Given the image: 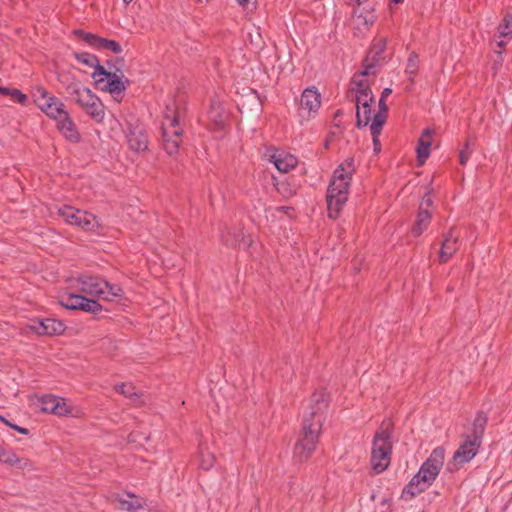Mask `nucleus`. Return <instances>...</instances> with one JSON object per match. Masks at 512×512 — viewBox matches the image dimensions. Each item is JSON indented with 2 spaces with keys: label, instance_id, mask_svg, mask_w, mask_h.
<instances>
[{
  "label": "nucleus",
  "instance_id": "obj_1",
  "mask_svg": "<svg viewBox=\"0 0 512 512\" xmlns=\"http://www.w3.org/2000/svg\"><path fill=\"white\" fill-rule=\"evenodd\" d=\"M327 402L323 394H314L303 413V436L295 444L294 459L298 462L307 460L316 448L324 421Z\"/></svg>",
  "mask_w": 512,
  "mask_h": 512
},
{
  "label": "nucleus",
  "instance_id": "obj_2",
  "mask_svg": "<svg viewBox=\"0 0 512 512\" xmlns=\"http://www.w3.org/2000/svg\"><path fill=\"white\" fill-rule=\"evenodd\" d=\"M354 172V160H345L334 171L327 189V207L330 218H335L348 199L350 180Z\"/></svg>",
  "mask_w": 512,
  "mask_h": 512
},
{
  "label": "nucleus",
  "instance_id": "obj_3",
  "mask_svg": "<svg viewBox=\"0 0 512 512\" xmlns=\"http://www.w3.org/2000/svg\"><path fill=\"white\" fill-rule=\"evenodd\" d=\"M71 288L85 295L106 301H114L123 297V289L117 284H110L106 280L90 274H81L70 280Z\"/></svg>",
  "mask_w": 512,
  "mask_h": 512
},
{
  "label": "nucleus",
  "instance_id": "obj_4",
  "mask_svg": "<svg viewBox=\"0 0 512 512\" xmlns=\"http://www.w3.org/2000/svg\"><path fill=\"white\" fill-rule=\"evenodd\" d=\"M391 423L383 422L372 441L371 468L375 474L385 471L391 461Z\"/></svg>",
  "mask_w": 512,
  "mask_h": 512
},
{
  "label": "nucleus",
  "instance_id": "obj_5",
  "mask_svg": "<svg viewBox=\"0 0 512 512\" xmlns=\"http://www.w3.org/2000/svg\"><path fill=\"white\" fill-rule=\"evenodd\" d=\"M67 93L91 118L102 122L105 117L104 105L101 100L79 81H71L65 86Z\"/></svg>",
  "mask_w": 512,
  "mask_h": 512
},
{
  "label": "nucleus",
  "instance_id": "obj_6",
  "mask_svg": "<svg viewBox=\"0 0 512 512\" xmlns=\"http://www.w3.org/2000/svg\"><path fill=\"white\" fill-rule=\"evenodd\" d=\"M161 128L164 150L170 156L176 155L182 141V129L179 127V116L174 104L166 106Z\"/></svg>",
  "mask_w": 512,
  "mask_h": 512
},
{
  "label": "nucleus",
  "instance_id": "obj_7",
  "mask_svg": "<svg viewBox=\"0 0 512 512\" xmlns=\"http://www.w3.org/2000/svg\"><path fill=\"white\" fill-rule=\"evenodd\" d=\"M445 450L443 447H436L421 465L418 473L410 481V486H417L418 492L428 488L437 478L443 467Z\"/></svg>",
  "mask_w": 512,
  "mask_h": 512
},
{
  "label": "nucleus",
  "instance_id": "obj_8",
  "mask_svg": "<svg viewBox=\"0 0 512 512\" xmlns=\"http://www.w3.org/2000/svg\"><path fill=\"white\" fill-rule=\"evenodd\" d=\"M58 215L67 224L76 226L84 231L93 232L101 226L99 219L94 214L72 206L59 208Z\"/></svg>",
  "mask_w": 512,
  "mask_h": 512
},
{
  "label": "nucleus",
  "instance_id": "obj_9",
  "mask_svg": "<svg viewBox=\"0 0 512 512\" xmlns=\"http://www.w3.org/2000/svg\"><path fill=\"white\" fill-rule=\"evenodd\" d=\"M32 95L37 107L51 119L61 116L67 110L61 99L41 85L34 87Z\"/></svg>",
  "mask_w": 512,
  "mask_h": 512
},
{
  "label": "nucleus",
  "instance_id": "obj_10",
  "mask_svg": "<svg viewBox=\"0 0 512 512\" xmlns=\"http://www.w3.org/2000/svg\"><path fill=\"white\" fill-rule=\"evenodd\" d=\"M32 405L44 413H51L56 416H75L74 409L68 405L64 398L55 395L34 396L31 398Z\"/></svg>",
  "mask_w": 512,
  "mask_h": 512
},
{
  "label": "nucleus",
  "instance_id": "obj_11",
  "mask_svg": "<svg viewBox=\"0 0 512 512\" xmlns=\"http://www.w3.org/2000/svg\"><path fill=\"white\" fill-rule=\"evenodd\" d=\"M481 443L480 440L464 435L463 442L453 454L452 462L448 464L449 470L452 471L458 466L470 462L478 453Z\"/></svg>",
  "mask_w": 512,
  "mask_h": 512
},
{
  "label": "nucleus",
  "instance_id": "obj_12",
  "mask_svg": "<svg viewBox=\"0 0 512 512\" xmlns=\"http://www.w3.org/2000/svg\"><path fill=\"white\" fill-rule=\"evenodd\" d=\"M60 303L67 309H79L85 312L98 313L102 311V306L94 299H89L78 293H66L61 296Z\"/></svg>",
  "mask_w": 512,
  "mask_h": 512
},
{
  "label": "nucleus",
  "instance_id": "obj_13",
  "mask_svg": "<svg viewBox=\"0 0 512 512\" xmlns=\"http://www.w3.org/2000/svg\"><path fill=\"white\" fill-rule=\"evenodd\" d=\"M321 105V95L314 88H306L300 99L299 116L302 120L313 118Z\"/></svg>",
  "mask_w": 512,
  "mask_h": 512
},
{
  "label": "nucleus",
  "instance_id": "obj_14",
  "mask_svg": "<svg viewBox=\"0 0 512 512\" xmlns=\"http://www.w3.org/2000/svg\"><path fill=\"white\" fill-rule=\"evenodd\" d=\"M29 328L38 335H60L65 330V325L62 321L54 318L35 319L32 320Z\"/></svg>",
  "mask_w": 512,
  "mask_h": 512
},
{
  "label": "nucleus",
  "instance_id": "obj_15",
  "mask_svg": "<svg viewBox=\"0 0 512 512\" xmlns=\"http://www.w3.org/2000/svg\"><path fill=\"white\" fill-rule=\"evenodd\" d=\"M126 138L129 148L133 151L142 152L148 148V139L145 130L138 124L128 123Z\"/></svg>",
  "mask_w": 512,
  "mask_h": 512
},
{
  "label": "nucleus",
  "instance_id": "obj_16",
  "mask_svg": "<svg viewBox=\"0 0 512 512\" xmlns=\"http://www.w3.org/2000/svg\"><path fill=\"white\" fill-rule=\"evenodd\" d=\"M53 120L56 122L57 129L65 139L73 143L79 141V132L67 110L63 112L61 116H57V118H54Z\"/></svg>",
  "mask_w": 512,
  "mask_h": 512
},
{
  "label": "nucleus",
  "instance_id": "obj_17",
  "mask_svg": "<svg viewBox=\"0 0 512 512\" xmlns=\"http://www.w3.org/2000/svg\"><path fill=\"white\" fill-rule=\"evenodd\" d=\"M269 161L273 163L275 168L282 173H287L295 168L298 161L297 158L284 151H275L269 155Z\"/></svg>",
  "mask_w": 512,
  "mask_h": 512
},
{
  "label": "nucleus",
  "instance_id": "obj_18",
  "mask_svg": "<svg viewBox=\"0 0 512 512\" xmlns=\"http://www.w3.org/2000/svg\"><path fill=\"white\" fill-rule=\"evenodd\" d=\"M208 118L216 129H221L224 127L227 119V113L222 107V103L218 98H213L211 100L208 110Z\"/></svg>",
  "mask_w": 512,
  "mask_h": 512
},
{
  "label": "nucleus",
  "instance_id": "obj_19",
  "mask_svg": "<svg viewBox=\"0 0 512 512\" xmlns=\"http://www.w3.org/2000/svg\"><path fill=\"white\" fill-rule=\"evenodd\" d=\"M0 463L15 467L18 469H26L30 466L28 459L19 457L12 449L4 448L0 445Z\"/></svg>",
  "mask_w": 512,
  "mask_h": 512
},
{
  "label": "nucleus",
  "instance_id": "obj_20",
  "mask_svg": "<svg viewBox=\"0 0 512 512\" xmlns=\"http://www.w3.org/2000/svg\"><path fill=\"white\" fill-rule=\"evenodd\" d=\"M119 508L128 512H146L147 508L143 499L127 493L118 498Z\"/></svg>",
  "mask_w": 512,
  "mask_h": 512
},
{
  "label": "nucleus",
  "instance_id": "obj_21",
  "mask_svg": "<svg viewBox=\"0 0 512 512\" xmlns=\"http://www.w3.org/2000/svg\"><path fill=\"white\" fill-rule=\"evenodd\" d=\"M512 37V15L506 14L497 28L495 41L499 48H504L507 41Z\"/></svg>",
  "mask_w": 512,
  "mask_h": 512
},
{
  "label": "nucleus",
  "instance_id": "obj_22",
  "mask_svg": "<svg viewBox=\"0 0 512 512\" xmlns=\"http://www.w3.org/2000/svg\"><path fill=\"white\" fill-rule=\"evenodd\" d=\"M75 58L79 63L87 67L94 68V72L91 75L94 79L99 77L100 74H106L105 68L100 65L99 60L95 55L88 52H80L75 53Z\"/></svg>",
  "mask_w": 512,
  "mask_h": 512
},
{
  "label": "nucleus",
  "instance_id": "obj_23",
  "mask_svg": "<svg viewBox=\"0 0 512 512\" xmlns=\"http://www.w3.org/2000/svg\"><path fill=\"white\" fill-rule=\"evenodd\" d=\"M376 73V69L374 68V64H364V68L359 73L355 74L352 78V84L354 85L355 92L368 90L370 89L367 76L374 75Z\"/></svg>",
  "mask_w": 512,
  "mask_h": 512
},
{
  "label": "nucleus",
  "instance_id": "obj_24",
  "mask_svg": "<svg viewBox=\"0 0 512 512\" xmlns=\"http://www.w3.org/2000/svg\"><path fill=\"white\" fill-rule=\"evenodd\" d=\"M100 76L107 78L106 85L103 89L112 94L115 98L125 91L126 85L116 73L106 71V74H100Z\"/></svg>",
  "mask_w": 512,
  "mask_h": 512
},
{
  "label": "nucleus",
  "instance_id": "obj_25",
  "mask_svg": "<svg viewBox=\"0 0 512 512\" xmlns=\"http://www.w3.org/2000/svg\"><path fill=\"white\" fill-rule=\"evenodd\" d=\"M457 241L458 236H455L452 231L445 236L439 251V259L441 262L448 261L454 255L457 250Z\"/></svg>",
  "mask_w": 512,
  "mask_h": 512
},
{
  "label": "nucleus",
  "instance_id": "obj_26",
  "mask_svg": "<svg viewBox=\"0 0 512 512\" xmlns=\"http://www.w3.org/2000/svg\"><path fill=\"white\" fill-rule=\"evenodd\" d=\"M432 140V132L430 129H425L419 138L418 146L416 148L417 158L419 164L422 165L430 154Z\"/></svg>",
  "mask_w": 512,
  "mask_h": 512
},
{
  "label": "nucleus",
  "instance_id": "obj_27",
  "mask_svg": "<svg viewBox=\"0 0 512 512\" xmlns=\"http://www.w3.org/2000/svg\"><path fill=\"white\" fill-rule=\"evenodd\" d=\"M387 41L382 38L374 43L372 49L370 50L368 57L366 58V64H374V68L376 69L377 64L382 60V54L385 51Z\"/></svg>",
  "mask_w": 512,
  "mask_h": 512
},
{
  "label": "nucleus",
  "instance_id": "obj_28",
  "mask_svg": "<svg viewBox=\"0 0 512 512\" xmlns=\"http://www.w3.org/2000/svg\"><path fill=\"white\" fill-rule=\"evenodd\" d=\"M431 220V215L427 210L420 209L415 224L412 228V233L414 236H419L429 225Z\"/></svg>",
  "mask_w": 512,
  "mask_h": 512
},
{
  "label": "nucleus",
  "instance_id": "obj_29",
  "mask_svg": "<svg viewBox=\"0 0 512 512\" xmlns=\"http://www.w3.org/2000/svg\"><path fill=\"white\" fill-rule=\"evenodd\" d=\"M486 422V416L479 412L474 419L472 431L467 435L482 442Z\"/></svg>",
  "mask_w": 512,
  "mask_h": 512
},
{
  "label": "nucleus",
  "instance_id": "obj_30",
  "mask_svg": "<svg viewBox=\"0 0 512 512\" xmlns=\"http://www.w3.org/2000/svg\"><path fill=\"white\" fill-rule=\"evenodd\" d=\"M382 127H383V117L382 116L378 117L375 121H372V123L370 125V131H371V135H372L373 147H374L375 153H379L381 150V143H380L379 137L382 132Z\"/></svg>",
  "mask_w": 512,
  "mask_h": 512
},
{
  "label": "nucleus",
  "instance_id": "obj_31",
  "mask_svg": "<svg viewBox=\"0 0 512 512\" xmlns=\"http://www.w3.org/2000/svg\"><path fill=\"white\" fill-rule=\"evenodd\" d=\"M116 392L124 395L127 398H130L133 403L139 404L141 403L139 399L141 395L135 391V387L131 383H121L115 386Z\"/></svg>",
  "mask_w": 512,
  "mask_h": 512
},
{
  "label": "nucleus",
  "instance_id": "obj_32",
  "mask_svg": "<svg viewBox=\"0 0 512 512\" xmlns=\"http://www.w3.org/2000/svg\"><path fill=\"white\" fill-rule=\"evenodd\" d=\"M356 120L357 126L365 127L369 123H372L373 118L371 117V106H357L356 107Z\"/></svg>",
  "mask_w": 512,
  "mask_h": 512
},
{
  "label": "nucleus",
  "instance_id": "obj_33",
  "mask_svg": "<svg viewBox=\"0 0 512 512\" xmlns=\"http://www.w3.org/2000/svg\"><path fill=\"white\" fill-rule=\"evenodd\" d=\"M374 97L371 89L356 92L355 101L357 106H370Z\"/></svg>",
  "mask_w": 512,
  "mask_h": 512
},
{
  "label": "nucleus",
  "instance_id": "obj_34",
  "mask_svg": "<svg viewBox=\"0 0 512 512\" xmlns=\"http://www.w3.org/2000/svg\"><path fill=\"white\" fill-rule=\"evenodd\" d=\"M98 49L110 50L115 54H119L122 52L121 45L118 42L105 38H101Z\"/></svg>",
  "mask_w": 512,
  "mask_h": 512
},
{
  "label": "nucleus",
  "instance_id": "obj_35",
  "mask_svg": "<svg viewBox=\"0 0 512 512\" xmlns=\"http://www.w3.org/2000/svg\"><path fill=\"white\" fill-rule=\"evenodd\" d=\"M214 463V456L209 452L201 451L200 454V466L204 470H209Z\"/></svg>",
  "mask_w": 512,
  "mask_h": 512
},
{
  "label": "nucleus",
  "instance_id": "obj_36",
  "mask_svg": "<svg viewBox=\"0 0 512 512\" xmlns=\"http://www.w3.org/2000/svg\"><path fill=\"white\" fill-rule=\"evenodd\" d=\"M379 111L374 115L373 120L375 121L378 117H383V124L386 122L387 119V112H388V106L386 104L385 99L380 98L378 102Z\"/></svg>",
  "mask_w": 512,
  "mask_h": 512
},
{
  "label": "nucleus",
  "instance_id": "obj_37",
  "mask_svg": "<svg viewBox=\"0 0 512 512\" xmlns=\"http://www.w3.org/2000/svg\"><path fill=\"white\" fill-rule=\"evenodd\" d=\"M80 33H81V35L83 37V40L86 43H88L92 47L98 49L100 41H101V37H98V36H96L94 34H91V33H83V32H80Z\"/></svg>",
  "mask_w": 512,
  "mask_h": 512
},
{
  "label": "nucleus",
  "instance_id": "obj_38",
  "mask_svg": "<svg viewBox=\"0 0 512 512\" xmlns=\"http://www.w3.org/2000/svg\"><path fill=\"white\" fill-rule=\"evenodd\" d=\"M472 150L470 148V143L466 142L463 149L459 153V161L461 165H465L470 158Z\"/></svg>",
  "mask_w": 512,
  "mask_h": 512
},
{
  "label": "nucleus",
  "instance_id": "obj_39",
  "mask_svg": "<svg viewBox=\"0 0 512 512\" xmlns=\"http://www.w3.org/2000/svg\"><path fill=\"white\" fill-rule=\"evenodd\" d=\"M357 20H358L359 24H363L368 27V26H371L374 24V22L376 21V16L372 13H368L365 15L360 14L357 16Z\"/></svg>",
  "mask_w": 512,
  "mask_h": 512
},
{
  "label": "nucleus",
  "instance_id": "obj_40",
  "mask_svg": "<svg viewBox=\"0 0 512 512\" xmlns=\"http://www.w3.org/2000/svg\"><path fill=\"white\" fill-rule=\"evenodd\" d=\"M8 95L11 96L14 101L21 104H24L27 100V96L18 89H10V93Z\"/></svg>",
  "mask_w": 512,
  "mask_h": 512
},
{
  "label": "nucleus",
  "instance_id": "obj_41",
  "mask_svg": "<svg viewBox=\"0 0 512 512\" xmlns=\"http://www.w3.org/2000/svg\"><path fill=\"white\" fill-rule=\"evenodd\" d=\"M417 72L416 56H410L406 67V73L414 75Z\"/></svg>",
  "mask_w": 512,
  "mask_h": 512
},
{
  "label": "nucleus",
  "instance_id": "obj_42",
  "mask_svg": "<svg viewBox=\"0 0 512 512\" xmlns=\"http://www.w3.org/2000/svg\"><path fill=\"white\" fill-rule=\"evenodd\" d=\"M238 4L246 10H252L255 7V3L252 0H237Z\"/></svg>",
  "mask_w": 512,
  "mask_h": 512
},
{
  "label": "nucleus",
  "instance_id": "obj_43",
  "mask_svg": "<svg viewBox=\"0 0 512 512\" xmlns=\"http://www.w3.org/2000/svg\"><path fill=\"white\" fill-rule=\"evenodd\" d=\"M11 428L14 429L15 431L23 434V435H28L29 434V430L27 428L18 426L16 424L11 425Z\"/></svg>",
  "mask_w": 512,
  "mask_h": 512
},
{
  "label": "nucleus",
  "instance_id": "obj_44",
  "mask_svg": "<svg viewBox=\"0 0 512 512\" xmlns=\"http://www.w3.org/2000/svg\"><path fill=\"white\" fill-rule=\"evenodd\" d=\"M431 203H432V201H431L430 196H429L428 194H427V195H425V196L423 197V200H422V206H423V205L430 206V205H431Z\"/></svg>",
  "mask_w": 512,
  "mask_h": 512
},
{
  "label": "nucleus",
  "instance_id": "obj_45",
  "mask_svg": "<svg viewBox=\"0 0 512 512\" xmlns=\"http://www.w3.org/2000/svg\"><path fill=\"white\" fill-rule=\"evenodd\" d=\"M392 93V90L390 88H385L382 92V95L380 98L386 99L390 94Z\"/></svg>",
  "mask_w": 512,
  "mask_h": 512
},
{
  "label": "nucleus",
  "instance_id": "obj_46",
  "mask_svg": "<svg viewBox=\"0 0 512 512\" xmlns=\"http://www.w3.org/2000/svg\"><path fill=\"white\" fill-rule=\"evenodd\" d=\"M9 93H10V89H9V88L1 87V86H0V94H2V95H8Z\"/></svg>",
  "mask_w": 512,
  "mask_h": 512
},
{
  "label": "nucleus",
  "instance_id": "obj_47",
  "mask_svg": "<svg viewBox=\"0 0 512 512\" xmlns=\"http://www.w3.org/2000/svg\"><path fill=\"white\" fill-rule=\"evenodd\" d=\"M0 420L5 424L7 425L8 427L11 428V425H13V423H11L8 419H6L5 417H0Z\"/></svg>",
  "mask_w": 512,
  "mask_h": 512
},
{
  "label": "nucleus",
  "instance_id": "obj_48",
  "mask_svg": "<svg viewBox=\"0 0 512 512\" xmlns=\"http://www.w3.org/2000/svg\"><path fill=\"white\" fill-rule=\"evenodd\" d=\"M126 4L130 3L132 0H123Z\"/></svg>",
  "mask_w": 512,
  "mask_h": 512
},
{
  "label": "nucleus",
  "instance_id": "obj_49",
  "mask_svg": "<svg viewBox=\"0 0 512 512\" xmlns=\"http://www.w3.org/2000/svg\"><path fill=\"white\" fill-rule=\"evenodd\" d=\"M395 3H400L402 2L403 0H393Z\"/></svg>",
  "mask_w": 512,
  "mask_h": 512
},
{
  "label": "nucleus",
  "instance_id": "obj_50",
  "mask_svg": "<svg viewBox=\"0 0 512 512\" xmlns=\"http://www.w3.org/2000/svg\"><path fill=\"white\" fill-rule=\"evenodd\" d=\"M236 243H237V240H235L234 242H231L230 244L235 245Z\"/></svg>",
  "mask_w": 512,
  "mask_h": 512
},
{
  "label": "nucleus",
  "instance_id": "obj_51",
  "mask_svg": "<svg viewBox=\"0 0 512 512\" xmlns=\"http://www.w3.org/2000/svg\"><path fill=\"white\" fill-rule=\"evenodd\" d=\"M245 246H249L250 243L249 242H244Z\"/></svg>",
  "mask_w": 512,
  "mask_h": 512
}]
</instances>
